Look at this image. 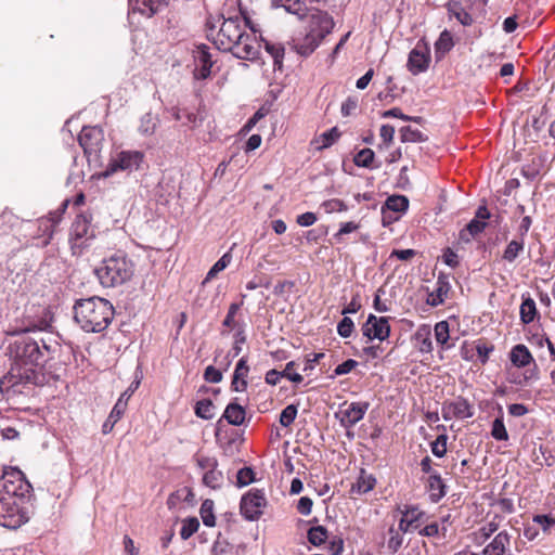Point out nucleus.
<instances>
[{
    "label": "nucleus",
    "mask_w": 555,
    "mask_h": 555,
    "mask_svg": "<svg viewBox=\"0 0 555 555\" xmlns=\"http://www.w3.org/2000/svg\"><path fill=\"white\" fill-rule=\"evenodd\" d=\"M12 360L10 371L0 379V391L5 395L22 393L27 386L42 385L43 351L39 344L28 336H18L8 347Z\"/></svg>",
    "instance_id": "f257e3e1"
},
{
    "label": "nucleus",
    "mask_w": 555,
    "mask_h": 555,
    "mask_svg": "<svg viewBox=\"0 0 555 555\" xmlns=\"http://www.w3.org/2000/svg\"><path fill=\"white\" fill-rule=\"evenodd\" d=\"M207 38L217 47V49L232 54L241 60L253 61L259 54V43L255 34L246 31V24L237 16L224 18L221 26L216 30V26L207 22Z\"/></svg>",
    "instance_id": "f03ea898"
},
{
    "label": "nucleus",
    "mask_w": 555,
    "mask_h": 555,
    "mask_svg": "<svg viewBox=\"0 0 555 555\" xmlns=\"http://www.w3.org/2000/svg\"><path fill=\"white\" fill-rule=\"evenodd\" d=\"M114 318L113 305L101 297L77 300L74 320L87 333H100L107 328Z\"/></svg>",
    "instance_id": "7ed1b4c3"
},
{
    "label": "nucleus",
    "mask_w": 555,
    "mask_h": 555,
    "mask_svg": "<svg viewBox=\"0 0 555 555\" xmlns=\"http://www.w3.org/2000/svg\"><path fill=\"white\" fill-rule=\"evenodd\" d=\"M304 18H307L308 22L307 33L301 40L295 43L294 48L300 55L308 56L332 33L335 23L327 12L313 8L307 9Z\"/></svg>",
    "instance_id": "20e7f679"
},
{
    "label": "nucleus",
    "mask_w": 555,
    "mask_h": 555,
    "mask_svg": "<svg viewBox=\"0 0 555 555\" xmlns=\"http://www.w3.org/2000/svg\"><path fill=\"white\" fill-rule=\"evenodd\" d=\"M135 270L134 262L124 251H116L94 269L100 284L103 287H117L129 282Z\"/></svg>",
    "instance_id": "39448f33"
},
{
    "label": "nucleus",
    "mask_w": 555,
    "mask_h": 555,
    "mask_svg": "<svg viewBox=\"0 0 555 555\" xmlns=\"http://www.w3.org/2000/svg\"><path fill=\"white\" fill-rule=\"evenodd\" d=\"M95 238L94 231L91 228V217L78 215L70 228L69 243L73 255H81L85 249L91 246Z\"/></svg>",
    "instance_id": "423d86ee"
},
{
    "label": "nucleus",
    "mask_w": 555,
    "mask_h": 555,
    "mask_svg": "<svg viewBox=\"0 0 555 555\" xmlns=\"http://www.w3.org/2000/svg\"><path fill=\"white\" fill-rule=\"evenodd\" d=\"M29 519L17 496H0V526L17 529Z\"/></svg>",
    "instance_id": "0eeeda50"
},
{
    "label": "nucleus",
    "mask_w": 555,
    "mask_h": 555,
    "mask_svg": "<svg viewBox=\"0 0 555 555\" xmlns=\"http://www.w3.org/2000/svg\"><path fill=\"white\" fill-rule=\"evenodd\" d=\"M31 489L30 482L17 468L7 469L0 475V492L2 495L17 496L21 499V504L24 503V498L30 493Z\"/></svg>",
    "instance_id": "6e6552de"
},
{
    "label": "nucleus",
    "mask_w": 555,
    "mask_h": 555,
    "mask_svg": "<svg viewBox=\"0 0 555 555\" xmlns=\"http://www.w3.org/2000/svg\"><path fill=\"white\" fill-rule=\"evenodd\" d=\"M144 155L139 151H121L111 157L104 171V177H109L117 171L135 170L143 162Z\"/></svg>",
    "instance_id": "1a4fd4ad"
},
{
    "label": "nucleus",
    "mask_w": 555,
    "mask_h": 555,
    "mask_svg": "<svg viewBox=\"0 0 555 555\" xmlns=\"http://www.w3.org/2000/svg\"><path fill=\"white\" fill-rule=\"evenodd\" d=\"M267 505L264 492L259 489H250L242 496L240 509L241 514L248 520L258 519Z\"/></svg>",
    "instance_id": "9d476101"
},
{
    "label": "nucleus",
    "mask_w": 555,
    "mask_h": 555,
    "mask_svg": "<svg viewBox=\"0 0 555 555\" xmlns=\"http://www.w3.org/2000/svg\"><path fill=\"white\" fill-rule=\"evenodd\" d=\"M196 464L203 472V483L210 489H220L224 482V476L218 469V461L216 457L198 455Z\"/></svg>",
    "instance_id": "9b49d317"
},
{
    "label": "nucleus",
    "mask_w": 555,
    "mask_h": 555,
    "mask_svg": "<svg viewBox=\"0 0 555 555\" xmlns=\"http://www.w3.org/2000/svg\"><path fill=\"white\" fill-rule=\"evenodd\" d=\"M104 134L98 127H83L78 141L88 158L96 157L101 151Z\"/></svg>",
    "instance_id": "f8f14e48"
},
{
    "label": "nucleus",
    "mask_w": 555,
    "mask_h": 555,
    "mask_svg": "<svg viewBox=\"0 0 555 555\" xmlns=\"http://www.w3.org/2000/svg\"><path fill=\"white\" fill-rule=\"evenodd\" d=\"M369 406L370 403L363 401L351 403L345 402L336 415L339 417L340 424L345 428H351L364 417Z\"/></svg>",
    "instance_id": "ddd939ff"
},
{
    "label": "nucleus",
    "mask_w": 555,
    "mask_h": 555,
    "mask_svg": "<svg viewBox=\"0 0 555 555\" xmlns=\"http://www.w3.org/2000/svg\"><path fill=\"white\" fill-rule=\"evenodd\" d=\"M362 333L370 340L378 339L383 341L387 339L390 335L388 318L370 314L362 325Z\"/></svg>",
    "instance_id": "4468645a"
},
{
    "label": "nucleus",
    "mask_w": 555,
    "mask_h": 555,
    "mask_svg": "<svg viewBox=\"0 0 555 555\" xmlns=\"http://www.w3.org/2000/svg\"><path fill=\"white\" fill-rule=\"evenodd\" d=\"M430 63V53L427 44L417 43L409 53L406 67L413 75H418L427 70Z\"/></svg>",
    "instance_id": "2eb2a0df"
},
{
    "label": "nucleus",
    "mask_w": 555,
    "mask_h": 555,
    "mask_svg": "<svg viewBox=\"0 0 555 555\" xmlns=\"http://www.w3.org/2000/svg\"><path fill=\"white\" fill-rule=\"evenodd\" d=\"M442 416L446 421L451 418H468L473 416V409L466 399L457 398L442 406Z\"/></svg>",
    "instance_id": "dca6fc26"
},
{
    "label": "nucleus",
    "mask_w": 555,
    "mask_h": 555,
    "mask_svg": "<svg viewBox=\"0 0 555 555\" xmlns=\"http://www.w3.org/2000/svg\"><path fill=\"white\" fill-rule=\"evenodd\" d=\"M249 373V366L247 364V358L243 357L236 363L231 387L234 391H245L247 388V376Z\"/></svg>",
    "instance_id": "f3484780"
},
{
    "label": "nucleus",
    "mask_w": 555,
    "mask_h": 555,
    "mask_svg": "<svg viewBox=\"0 0 555 555\" xmlns=\"http://www.w3.org/2000/svg\"><path fill=\"white\" fill-rule=\"evenodd\" d=\"M511 539L507 532H499L483 548V555H506L509 550Z\"/></svg>",
    "instance_id": "a211bd4d"
},
{
    "label": "nucleus",
    "mask_w": 555,
    "mask_h": 555,
    "mask_svg": "<svg viewBox=\"0 0 555 555\" xmlns=\"http://www.w3.org/2000/svg\"><path fill=\"white\" fill-rule=\"evenodd\" d=\"M195 62L201 66L196 73V77L206 79L210 75V68L212 66L211 55L208 48L204 44L198 46L194 52Z\"/></svg>",
    "instance_id": "6ab92c4d"
},
{
    "label": "nucleus",
    "mask_w": 555,
    "mask_h": 555,
    "mask_svg": "<svg viewBox=\"0 0 555 555\" xmlns=\"http://www.w3.org/2000/svg\"><path fill=\"white\" fill-rule=\"evenodd\" d=\"M509 359L517 367L528 366L533 361L531 352L522 344H518L512 348Z\"/></svg>",
    "instance_id": "aec40b11"
},
{
    "label": "nucleus",
    "mask_w": 555,
    "mask_h": 555,
    "mask_svg": "<svg viewBox=\"0 0 555 555\" xmlns=\"http://www.w3.org/2000/svg\"><path fill=\"white\" fill-rule=\"evenodd\" d=\"M222 416H223V418L227 420V422L229 424L234 425V426H240L245 421L246 411L237 402H230L227 405Z\"/></svg>",
    "instance_id": "412c9836"
},
{
    "label": "nucleus",
    "mask_w": 555,
    "mask_h": 555,
    "mask_svg": "<svg viewBox=\"0 0 555 555\" xmlns=\"http://www.w3.org/2000/svg\"><path fill=\"white\" fill-rule=\"evenodd\" d=\"M428 491L433 502H438L446 495V485L438 473L429 475Z\"/></svg>",
    "instance_id": "4be33fe9"
},
{
    "label": "nucleus",
    "mask_w": 555,
    "mask_h": 555,
    "mask_svg": "<svg viewBox=\"0 0 555 555\" xmlns=\"http://www.w3.org/2000/svg\"><path fill=\"white\" fill-rule=\"evenodd\" d=\"M487 222L473 219L470 222L460 231L459 240L463 243H469L476 235L483 232L486 229Z\"/></svg>",
    "instance_id": "5701e85b"
},
{
    "label": "nucleus",
    "mask_w": 555,
    "mask_h": 555,
    "mask_svg": "<svg viewBox=\"0 0 555 555\" xmlns=\"http://www.w3.org/2000/svg\"><path fill=\"white\" fill-rule=\"evenodd\" d=\"M454 46L451 33L444 29L438 40L435 42V54L437 60H441Z\"/></svg>",
    "instance_id": "b1692460"
},
{
    "label": "nucleus",
    "mask_w": 555,
    "mask_h": 555,
    "mask_svg": "<svg viewBox=\"0 0 555 555\" xmlns=\"http://www.w3.org/2000/svg\"><path fill=\"white\" fill-rule=\"evenodd\" d=\"M408 207L409 199L404 195H391L386 199L385 206L383 207L384 218H386V210L403 212Z\"/></svg>",
    "instance_id": "393cba45"
},
{
    "label": "nucleus",
    "mask_w": 555,
    "mask_h": 555,
    "mask_svg": "<svg viewBox=\"0 0 555 555\" xmlns=\"http://www.w3.org/2000/svg\"><path fill=\"white\" fill-rule=\"evenodd\" d=\"M400 513L415 530L421 526L425 516V513L415 505H405Z\"/></svg>",
    "instance_id": "a878e982"
},
{
    "label": "nucleus",
    "mask_w": 555,
    "mask_h": 555,
    "mask_svg": "<svg viewBox=\"0 0 555 555\" xmlns=\"http://www.w3.org/2000/svg\"><path fill=\"white\" fill-rule=\"evenodd\" d=\"M276 8H284L288 13L297 15L300 20L304 18V13L307 9L301 0H272Z\"/></svg>",
    "instance_id": "bb28decb"
},
{
    "label": "nucleus",
    "mask_w": 555,
    "mask_h": 555,
    "mask_svg": "<svg viewBox=\"0 0 555 555\" xmlns=\"http://www.w3.org/2000/svg\"><path fill=\"white\" fill-rule=\"evenodd\" d=\"M448 12L451 16L455 17L463 26L473 24L472 15L462 7L460 2L449 3Z\"/></svg>",
    "instance_id": "cd10ccee"
},
{
    "label": "nucleus",
    "mask_w": 555,
    "mask_h": 555,
    "mask_svg": "<svg viewBox=\"0 0 555 555\" xmlns=\"http://www.w3.org/2000/svg\"><path fill=\"white\" fill-rule=\"evenodd\" d=\"M375 482L376 480L372 475H367L364 470H361L356 483L352 485L351 491L359 494L367 493L374 488Z\"/></svg>",
    "instance_id": "c85d7f7f"
},
{
    "label": "nucleus",
    "mask_w": 555,
    "mask_h": 555,
    "mask_svg": "<svg viewBox=\"0 0 555 555\" xmlns=\"http://www.w3.org/2000/svg\"><path fill=\"white\" fill-rule=\"evenodd\" d=\"M340 137V131L337 127H333L332 129L320 134L313 143L318 144V150H323L330 147L334 144Z\"/></svg>",
    "instance_id": "c756f323"
},
{
    "label": "nucleus",
    "mask_w": 555,
    "mask_h": 555,
    "mask_svg": "<svg viewBox=\"0 0 555 555\" xmlns=\"http://www.w3.org/2000/svg\"><path fill=\"white\" fill-rule=\"evenodd\" d=\"M520 320L525 324L531 323L537 315L535 302L532 298L528 297L522 300L520 305Z\"/></svg>",
    "instance_id": "7c9ffc66"
},
{
    "label": "nucleus",
    "mask_w": 555,
    "mask_h": 555,
    "mask_svg": "<svg viewBox=\"0 0 555 555\" xmlns=\"http://www.w3.org/2000/svg\"><path fill=\"white\" fill-rule=\"evenodd\" d=\"M399 132L402 142L418 143L427 141V135L411 126L402 127Z\"/></svg>",
    "instance_id": "2f4dec72"
},
{
    "label": "nucleus",
    "mask_w": 555,
    "mask_h": 555,
    "mask_svg": "<svg viewBox=\"0 0 555 555\" xmlns=\"http://www.w3.org/2000/svg\"><path fill=\"white\" fill-rule=\"evenodd\" d=\"M450 289L449 283L441 278L437 281V288L430 294L429 304L431 306L441 305Z\"/></svg>",
    "instance_id": "473e14b6"
},
{
    "label": "nucleus",
    "mask_w": 555,
    "mask_h": 555,
    "mask_svg": "<svg viewBox=\"0 0 555 555\" xmlns=\"http://www.w3.org/2000/svg\"><path fill=\"white\" fill-rule=\"evenodd\" d=\"M232 261V255L231 253H225L222 255V257L210 268V270L208 271L205 280H204V283H207L209 281H211L212 279H215L218 273H220L221 271H223Z\"/></svg>",
    "instance_id": "72a5a7b5"
},
{
    "label": "nucleus",
    "mask_w": 555,
    "mask_h": 555,
    "mask_svg": "<svg viewBox=\"0 0 555 555\" xmlns=\"http://www.w3.org/2000/svg\"><path fill=\"white\" fill-rule=\"evenodd\" d=\"M388 539H387V548L391 554H395L399 551L403 543V534L400 533V530H395V527L391 526L388 529Z\"/></svg>",
    "instance_id": "f704fd0d"
},
{
    "label": "nucleus",
    "mask_w": 555,
    "mask_h": 555,
    "mask_svg": "<svg viewBox=\"0 0 555 555\" xmlns=\"http://www.w3.org/2000/svg\"><path fill=\"white\" fill-rule=\"evenodd\" d=\"M157 126V117L152 113H146L140 120L139 131L144 135H151L155 132Z\"/></svg>",
    "instance_id": "c9c22d12"
},
{
    "label": "nucleus",
    "mask_w": 555,
    "mask_h": 555,
    "mask_svg": "<svg viewBox=\"0 0 555 555\" xmlns=\"http://www.w3.org/2000/svg\"><path fill=\"white\" fill-rule=\"evenodd\" d=\"M199 528V521L196 517H189L182 521L180 537L182 540L191 538Z\"/></svg>",
    "instance_id": "e433bc0d"
},
{
    "label": "nucleus",
    "mask_w": 555,
    "mask_h": 555,
    "mask_svg": "<svg viewBox=\"0 0 555 555\" xmlns=\"http://www.w3.org/2000/svg\"><path fill=\"white\" fill-rule=\"evenodd\" d=\"M327 539V530L323 526L311 527L308 530V541L319 546L324 543Z\"/></svg>",
    "instance_id": "4c0bfd02"
},
{
    "label": "nucleus",
    "mask_w": 555,
    "mask_h": 555,
    "mask_svg": "<svg viewBox=\"0 0 555 555\" xmlns=\"http://www.w3.org/2000/svg\"><path fill=\"white\" fill-rule=\"evenodd\" d=\"M214 404L211 400L204 399L196 403L195 414L203 420H211L214 417Z\"/></svg>",
    "instance_id": "58836bf2"
},
{
    "label": "nucleus",
    "mask_w": 555,
    "mask_h": 555,
    "mask_svg": "<svg viewBox=\"0 0 555 555\" xmlns=\"http://www.w3.org/2000/svg\"><path fill=\"white\" fill-rule=\"evenodd\" d=\"M491 436L495 440H499V441H506V440H508V434H507V430L505 428L502 415L496 417L492 422Z\"/></svg>",
    "instance_id": "ea45409f"
},
{
    "label": "nucleus",
    "mask_w": 555,
    "mask_h": 555,
    "mask_svg": "<svg viewBox=\"0 0 555 555\" xmlns=\"http://www.w3.org/2000/svg\"><path fill=\"white\" fill-rule=\"evenodd\" d=\"M374 156H375V154H374L373 150L366 147V149L359 151L356 154L353 160L358 167L370 168L374 160Z\"/></svg>",
    "instance_id": "a19ab883"
},
{
    "label": "nucleus",
    "mask_w": 555,
    "mask_h": 555,
    "mask_svg": "<svg viewBox=\"0 0 555 555\" xmlns=\"http://www.w3.org/2000/svg\"><path fill=\"white\" fill-rule=\"evenodd\" d=\"M212 505V501L206 500L201 506V517L203 524L207 527H214L216 525Z\"/></svg>",
    "instance_id": "79ce46f5"
},
{
    "label": "nucleus",
    "mask_w": 555,
    "mask_h": 555,
    "mask_svg": "<svg viewBox=\"0 0 555 555\" xmlns=\"http://www.w3.org/2000/svg\"><path fill=\"white\" fill-rule=\"evenodd\" d=\"M435 337L438 344L446 347L450 337V330L447 321H440L435 325Z\"/></svg>",
    "instance_id": "37998d69"
},
{
    "label": "nucleus",
    "mask_w": 555,
    "mask_h": 555,
    "mask_svg": "<svg viewBox=\"0 0 555 555\" xmlns=\"http://www.w3.org/2000/svg\"><path fill=\"white\" fill-rule=\"evenodd\" d=\"M325 214L341 212L348 209L347 205L338 198H331L321 204Z\"/></svg>",
    "instance_id": "c03bdc74"
},
{
    "label": "nucleus",
    "mask_w": 555,
    "mask_h": 555,
    "mask_svg": "<svg viewBox=\"0 0 555 555\" xmlns=\"http://www.w3.org/2000/svg\"><path fill=\"white\" fill-rule=\"evenodd\" d=\"M524 249V242L513 240L506 246L503 258L509 262L514 261Z\"/></svg>",
    "instance_id": "a18cd8bd"
},
{
    "label": "nucleus",
    "mask_w": 555,
    "mask_h": 555,
    "mask_svg": "<svg viewBox=\"0 0 555 555\" xmlns=\"http://www.w3.org/2000/svg\"><path fill=\"white\" fill-rule=\"evenodd\" d=\"M266 50L273 57L274 66L281 68L285 49L282 44L266 43Z\"/></svg>",
    "instance_id": "49530a36"
},
{
    "label": "nucleus",
    "mask_w": 555,
    "mask_h": 555,
    "mask_svg": "<svg viewBox=\"0 0 555 555\" xmlns=\"http://www.w3.org/2000/svg\"><path fill=\"white\" fill-rule=\"evenodd\" d=\"M298 410L294 404H288L280 414V423L284 427L292 425L297 416Z\"/></svg>",
    "instance_id": "de8ad7c7"
},
{
    "label": "nucleus",
    "mask_w": 555,
    "mask_h": 555,
    "mask_svg": "<svg viewBox=\"0 0 555 555\" xmlns=\"http://www.w3.org/2000/svg\"><path fill=\"white\" fill-rule=\"evenodd\" d=\"M447 440L446 435H439L435 441L431 442V452L437 457H442L447 453Z\"/></svg>",
    "instance_id": "09e8293b"
},
{
    "label": "nucleus",
    "mask_w": 555,
    "mask_h": 555,
    "mask_svg": "<svg viewBox=\"0 0 555 555\" xmlns=\"http://www.w3.org/2000/svg\"><path fill=\"white\" fill-rule=\"evenodd\" d=\"M353 330L354 323L349 317H344L337 325V332L344 338L350 337Z\"/></svg>",
    "instance_id": "8fccbe9b"
},
{
    "label": "nucleus",
    "mask_w": 555,
    "mask_h": 555,
    "mask_svg": "<svg viewBox=\"0 0 555 555\" xmlns=\"http://www.w3.org/2000/svg\"><path fill=\"white\" fill-rule=\"evenodd\" d=\"M254 472L249 467H243L237 472L236 483L238 487H244L254 481Z\"/></svg>",
    "instance_id": "3c124183"
},
{
    "label": "nucleus",
    "mask_w": 555,
    "mask_h": 555,
    "mask_svg": "<svg viewBox=\"0 0 555 555\" xmlns=\"http://www.w3.org/2000/svg\"><path fill=\"white\" fill-rule=\"evenodd\" d=\"M240 310L238 304H231L227 313L225 319L222 322V326L228 330H232L235 327V315Z\"/></svg>",
    "instance_id": "603ef678"
},
{
    "label": "nucleus",
    "mask_w": 555,
    "mask_h": 555,
    "mask_svg": "<svg viewBox=\"0 0 555 555\" xmlns=\"http://www.w3.org/2000/svg\"><path fill=\"white\" fill-rule=\"evenodd\" d=\"M359 228H360V224L357 223V222H353V221L341 223L340 229L338 230V232L334 234V238L337 242H340L345 234H349L351 232H354Z\"/></svg>",
    "instance_id": "864d4df0"
},
{
    "label": "nucleus",
    "mask_w": 555,
    "mask_h": 555,
    "mask_svg": "<svg viewBox=\"0 0 555 555\" xmlns=\"http://www.w3.org/2000/svg\"><path fill=\"white\" fill-rule=\"evenodd\" d=\"M142 3L144 9H141V11L143 13L149 12L150 15H153L167 3V0H142Z\"/></svg>",
    "instance_id": "5fc2aeb1"
},
{
    "label": "nucleus",
    "mask_w": 555,
    "mask_h": 555,
    "mask_svg": "<svg viewBox=\"0 0 555 555\" xmlns=\"http://www.w3.org/2000/svg\"><path fill=\"white\" fill-rule=\"evenodd\" d=\"M295 362L291 361L286 363L285 369L282 371L283 377L289 379L293 383L299 384L302 382V376L299 373H294Z\"/></svg>",
    "instance_id": "6e6d98bb"
},
{
    "label": "nucleus",
    "mask_w": 555,
    "mask_h": 555,
    "mask_svg": "<svg viewBox=\"0 0 555 555\" xmlns=\"http://www.w3.org/2000/svg\"><path fill=\"white\" fill-rule=\"evenodd\" d=\"M533 522L540 525L544 532H548L551 527L555 526V518L548 515H535L532 518Z\"/></svg>",
    "instance_id": "4d7b16f0"
},
{
    "label": "nucleus",
    "mask_w": 555,
    "mask_h": 555,
    "mask_svg": "<svg viewBox=\"0 0 555 555\" xmlns=\"http://www.w3.org/2000/svg\"><path fill=\"white\" fill-rule=\"evenodd\" d=\"M170 112H171V116L176 120H181L184 118L186 124H195L196 122L197 117L194 113H190V112L182 113L181 109L178 107H172Z\"/></svg>",
    "instance_id": "13d9d810"
},
{
    "label": "nucleus",
    "mask_w": 555,
    "mask_h": 555,
    "mask_svg": "<svg viewBox=\"0 0 555 555\" xmlns=\"http://www.w3.org/2000/svg\"><path fill=\"white\" fill-rule=\"evenodd\" d=\"M477 354L481 361V363H486L489 359V354L493 351L492 345H487L486 343L478 341L475 347Z\"/></svg>",
    "instance_id": "bf43d9fd"
},
{
    "label": "nucleus",
    "mask_w": 555,
    "mask_h": 555,
    "mask_svg": "<svg viewBox=\"0 0 555 555\" xmlns=\"http://www.w3.org/2000/svg\"><path fill=\"white\" fill-rule=\"evenodd\" d=\"M204 378L208 383L217 384L221 382L222 373L212 365H209L205 369Z\"/></svg>",
    "instance_id": "052dcab7"
},
{
    "label": "nucleus",
    "mask_w": 555,
    "mask_h": 555,
    "mask_svg": "<svg viewBox=\"0 0 555 555\" xmlns=\"http://www.w3.org/2000/svg\"><path fill=\"white\" fill-rule=\"evenodd\" d=\"M358 365V362L353 359H348L347 361L343 362L341 364L337 365L334 370V375H345L350 373L356 366Z\"/></svg>",
    "instance_id": "680f3d73"
},
{
    "label": "nucleus",
    "mask_w": 555,
    "mask_h": 555,
    "mask_svg": "<svg viewBox=\"0 0 555 555\" xmlns=\"http://www.w3.org/2000/svg\"><path fill=\"white\" fill-rule=\"evenodd\" d=\"M245 341H246V336L244 334V331H243V328H238L236 331V333L234 334V344H233V348H232L234 357H236L241 353L242 346L245 344Z\"/></svg>",
    "instance_id": "e2e57ef3"
},
{
    "label": "nucleus",
    "mask_w": 555,
    "mask_h": 555,
    "mask_svg": "<svg viewBox=\"0 0 555 555\" xmlns=\"http://www.w3.org/2000/svg\"><path fill=\"white\" fill-rule=\"evenodd\" d=\"M416 255L415 249H393L390 254V258L396 257L399 260L408 261Z\"/></svg>",
    "instance_id": "0e129e2a"
},
{
    "label": "nucleus",
    "mask_w": 555,
    "mask_h": 555,
    "mask_svg": "<svg viewBox=\"0 0 555 555\" xmlns=\"http://www.w3.org/2000/svg\"><path fill=\"white\" fill-rule=\"evenodd\" d=\"M312 505H313V502L310 498L301 496L297 504V511L301 515L307 516L311 513Z\"/></svg>",
    "instance_id": "69168bd1"
},
{
    "label": "nucleus",
    "mask_w": 555,
    "mask_h": 555,
    "mask_svg": "<svg viewBox=\"0 0 555 555\" xmlns=\"http://www.w3.org/2000/svg\"><path fill=\"white\" fill-rule=\"evenodd\" d=\"M442 260L447 266L451 268L459 266V256L451 248L444 249Z\"/></svg>",
    "instance_id": "338daca9"
},
{
    "label": "nucleus",
    "mask_w": 555,
    "mask_h": 555,
    "mask_svg": "<svg viewBox=\"0 0 555 555\" xmlns=\"http://www.w3.org/2000/svg\"><path fill=\"white\" fill-rule=\"evenodd\" d=\"M122 544L126 555H139L140 548L135 546L133 540L129 535L124 537Z\"/></svg>",
    "instance_id": "774afa93"
}]
</instances>
